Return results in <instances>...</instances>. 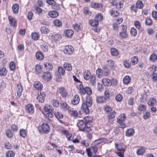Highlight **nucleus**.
Returning a JSON list of instances; mask_svg holds the SVG:
<instances>
[{
    "instance_id": "nucleus-51",
    "label": "nucleus",
    "mask_w": 157,
    "mask_h": 157,
    "mask_svg": "<svg viewBox=\"0 0 157 157\" xmlns=\"http://www.w3.org/2000/svg\"><path fill=\"white\" fill-rule=\"evenodd\" d=\"M124 2L123 1H121L119 3L116 4V8L118 9H120L123 7Z\"/></svg>"
},
{
    "instance_id": "nucleus-24",
    "label": "nucleus",
    "mask_w": 157,
    "mask_h": 157,
    "mask_svg": "<svg viewBox=\"0 0 157 157\" xmlns=\"http://www.w3.org/2000/svg\"><path fill=\"white\" fill-rule=\"evenodd\" d=\"M134 133V130L132 128L129 129L126 131L125 135L126 136L129 137L132 136Z\"/></svg>"
},
{
    "instance_id": "nucleus-21",
    "label": "nucleus",
    "mask_w": 157,
    "mask_h": 157,
    "mask_svg": "<svg viewBox=\"0 0 157 157\" xmlns=\"http://www.w3.org/2000/svg\"><path fill=\"white\" fill-rule=\"evenodd\" d=\"M17 95L20 97L22 94V86L21 84H19L17 85Z\"/></svg>"
},
{
    "instance_id": "nucleus-54",
    "label": "nucleus",
    "mask_w": 157,
    "mask_h": 157,
    "mask_svg": "<svg viewBox=\"0 0 157 157\" xmlns=\"http://www.w3.org/2000/svg\"><path fill=\"white\" fill-rule=\"evenodd\" d=\"M54 24L58 27H60L62 25V23L61 21L58 19L55 20L53 21Z\"/></svg>"
},
{
    "instance_id": "nucleus-55",
    "label": "nucleus",
    "mask_w": 157,
    "mask_h": 157,
    "mask_svg": "<svg viewBox=\"0 0 157 157\" xmlns=\"http://www.w3.org/2000/svg\"><path fill=\"white\" fill-rule=\"evenodd\" d=\"M27 132L25 130L21 129L20 130V135L23 138H25Z\"/></svg>"
},
{
    "instance_id": "nucleus-36",
    "label": "nucleus",
    "mask_w": 157,
    "mask_h": 157,
    "mask_svg": "<svg viewBox=\"0 0 157 157\" xmlns=\"http://www.w3.org/2000/svg\"><path fill=\"white\" fill-rule=\"evenodd\" d=\"M12 9L14 13H17L18 12V10L19 9L18 4H14L12 7Z\"/></svg>"
},
{
    "instance_id": "nucleus-45",
    "label": "nucleus",
    "mask_w": 157,
    "mask_h": 157,
    "mask_svg": "<svg viewBox=\"0 0 157 157\" xmlns=\"http://www.w3.org/2000/svg\"><path fill=\"white\" fill-rule=\"evenodd\" d=\"M68 112L70 114L75 118L76 117L78 116V113L77 111L72 110L71 109V111Z\"/></svg>"
},
{
    "instance_id": "nucleus-7",
    "label": "nucleus",
    "mask_w": 157,
    "mask_h": 157,
    "mask_svg": "<svg viewBox=\"0 0 157 157\" xmlns=\"http://www.w3.org/2000/svg\"><path fill=\"white\" fill-rule=\"evenodd\" d=\"M45 97V94L44 92H40L39 93H38V96L36 98V99L38 102L42 103L44 101Z\"/></svg>"
},
{
    "instance_id": "nucleus-1",
    "label": "nucleus",
    "mask_w": 157,
    "mask_h": 157,
    "mask_svg": "<svg viewBox=\"0 0 157 157\" xmlns=\"http://www.w3.org/2000/svg\"><path fill=\"white\" fill-rule=\"evenodd\" d=\"M92 103V98L90 96L86 97V100L82 102L81 108L85 113L88 114L90 113L89 108L91 106Z\"/></svg>"
},
{
    "instance_id": "nucleus-20",
    "label": "nucleus",
    "mask_w": 157,
    "mask_h": 157,
    "mask_svg": "<svg viewBox=\"0 0 157 157\" xmlns=\"http://www.w3.org/2000/svg\"><path fill=\"white\" fill-rule=\"evenodd\" d=\"M44 110L45 111L44 113H47L48 112H50L51 111H53V108L52 106L48 104L46 105H45Z\"/></svg>"
},
{
    "instance_id": "nucleus-31",
    "label": "nucleus",
    "mask_w": 157,
    "mask_h": 157,
    "mask_svg": "<svg viewBox=\"0 0 157 157\" xmlns=\"http://www.w3.org/2000/svg\"><path fill=\"white\" fill-rule=\"evenodd\" d=\"M106 99V98L103 96L99 97L97 98L96 101L98 103H102L105 102Z\"/></svg>"
},
{
    "instance_id": "nucleus-11",
    "label": "nucleus",
    "mask_w": 157,
    "mask_h": 157,
    "mask_svg": "<svg viewBox=\"0 0 157 157\" xmlns=\"http://www.w3.org/2000/svg\"><path fill=\"white\" fill-rule=\"evenodd\" d=\"M62 133L65 135L67 139L69 140H72V139L71 138L72 134L70 133H69L68 131L66 130H63L61 131Z\"/></svg>"
},
{
    "instance_id": "nucleus-41",
    "label": "nucleus",
    "mask_w": 157,
    "mask_h": 157,
    "mask_svg": "<svg viewBox=\"0 0 157 157\" xmlns=\"http://www.w3.org/2000/svg\"><path fill=\"white\" fill-rule=\"evenodd\" d=\"M149 59L150 61L154 62L157 59V56L153 53L149 57Z\"/></svg>"
},
{
    "instance_id": "nucleus-23",
    "label": "nucleus",
    "mask_w": 157,
    "mask_h": 157,
    "mask_svg": "<svg viewBox=\"0 0 157 157\" xmlns=\"http://www.w3.org/2000/svg\"><path fill=\"white\" fill-rule=\"evenodd\" d=\"M109 12L110 15L113 17H116L120 14V13L117 10H110Z\"/></svg>"
},
{
    "instance_id": "nucleus-22",
    "label": "nucleus",
    "mask_w": 157,
    "mask_h": 157,
    "mask_svg": "<svg viewBox=\"0 0 157 157\" xmlns=\"http://www.w3.org/2000/svg\"><path fill=\"white\" fill-rule=\"evenodd\" d=\"M115 148L117 150L121 151L124 152L125 151V149L123 148V145L121 144H118L117 143L115 144Z\"/></svg>"
},
{
    "instance_id": "nucleus-59",
    "label": "nucleus",
    "mask_w": 157,
    "mask_h": 157,
    "mask_svg": "<svg viewBox=\"0 0 157 157\" xmlns=\"http://www.w3.org/2000/svg\"><path fill=\"white\" fill-rule=\"evenodd\" d=\"M61 105L64 109H67L68 111H71V108L69 107L66 102H63Z\"/></svg>"
},
{
    "instance_id": "nucleus-14",
    "label": "nucleus",
    "mask_w": 157,
    "mask_h": 157,
    "mask_svg": "<svg viewBox=\"0 0 157 157\" xmlns=\"http://www.w3.org/2000/svg\"><path fill=\"white\" fill-rule=\"evenodd\" d=\"M34 87L38 90H41L43 88L42 84L39 82H35L34 83Z\"/></svg>"
},
{
    "instance_id": "nucleus-6",
    "label": "nucleus",
    "mask_w": 157,
    "mask_h": 157,
    "mask_svg": "<svg viewBox=\"0 0 157 157\" xmlns=\"http://www.w3.org/2000/svg\"><path fill=\"white\" fill-rule=\"evenodd\" d=\"M25 110L28 113L33 114L34 112V106L31 104L27 105L25 106Z\"/></svg>"
},
{
    "instance_id": "nucleus-40",
    "label": "nucleus",
    "mask_w": 157,
    "mask_h": 157,
    "mask_svg": "<svg viewBox=\"0 0 157 157\" xmlns=\"http://www.w3.org/2000/svg\"><path fill=\"white\" fill-rule=\"evenodd\" d=\"M110 52L111 55L113 56H117L119 54L118 50L115 48H111Z\"/></svg>"
},
{
    "instance_id": "nucleus-3",
    "label": "nucleus",
    "mask_w": 157,
    "mask_h": 157,
    "mask_svg": "<svg viewBox=\"0 0 157 157\" xmlns=\"http://www.w3.org/2000/svg\"><path fill=\"white\" fill-rule=\"evenodd\" d=\"M74 51V48L71 45L65 46L63 49V52L64 53L70 55L72 54Z\"/></svg>"
},
{
    "instance_id": "nucleus-53",
    "label": "nucleus",
    "mask_w": 157,
    "mask_h": 157,
    "mask_svg": "<svg viewBox=\"0 0 157 157\" xmlns=\"http://www.w3.org/2000/svg\"><path fill=\"white\" fill-rule=\"evenodd\" d=\"M73 26L75 30L77 31H78L79 30H81L82 27L81 25L78 24L76 23L73 25Z\"/></svg>"
},
{
    "instance_id": "nucleus-2",
    "label": "nucleus",
    "mask_w": 157,
    "mask_h": 157,
    "mask_svg": "<svg viewBox=\"0 0 157 157\" xmlns=\"http://www.w3.org/2000/svg\"><path fill=\"white\" fill-rule=\"evenodd\" d=\"M79 91L82 94H84L86 93L89 95L92 94V91L91 90L89 87H83L82 84L79 85Z\"/></svg>"
},
{
    "instance_id": "nucleus-19",
    "label": "nucleus",
    "mask_w": 157,
    "mask_h": 157,
    "mask_svg": "<svg viewBox=\"0 0 157 157\" xmlns=\"http://www.w3.org/2000/svg\"><path fill=\"white\" fill-rule=\"evenodd\" d=\"M102 82L104 85L107 86H110L112 85L111 81L107 78H103L102 80Z\"/></svg>"
},
{
    "instance_id": "nucleus-60",
    "label": "nucleus",
    "mask_w": 157,
    "mask_h": 157,
    "mask_svg": "<svg viewBox=\"0 0 157 157\" xmlns=\"http://www.w3.org/2000/svg\"><path fill=\"white\" fill-rule=\"evenodd\" d=\"M84 13L86 15H90L91 12L89 11V9L87 7H85L83 10Z\"/></svg>"
},
{
    "instance_id": "nucleus-27",
    "label": "nucleus",
    "mask_w": 157,
    "mask_h": 157,
    "mask_svg": "<svg viewBox=\"0 0 157 157\" xmlns=\"http://www.w3.org/2000/svg\"><path fill=\"white\" fill-rule=\"evenodd\" d=\"M145 151L144 148L141 147L137 151L136 153L138 155H142L145 153Z\"/></svg>"
},
{
    "instance_id": "nucleus-30",
    "label": "nucleus",
    "mask_w": 157,
    "mask_h": 157,
    "mask_svg": "<svg viewBox=\"0 0 157 157\" xmlns=\"http://www.w3.org/2000/svg\"><path fill=\"white\" fill-rule=\"evenodd\" d=\"M89 23L93 26H97L98 25V22L95 19H90L89 20Z\"/></svg>"
},
{
    "instance_id": "nucleus-56",
    "label": "nucleus",
    "mask_w": 157,
    "mask_h": 157,
    "mask_svg": "<svg viewBox=\"0 0 157 157\" xmlns=\"http://www.w3.org/2000/svg\"><path fill=\"white\" fill-rule=\"evenodd\" d=\"M107 64L110 66L111 68L114 67V62L113 60L110 59L108 60L107 62Z\"/></svg>"
},
{
    "instance_id": "nucleus-8",
    "label": "nucleus",
    "mask_w": 157,
    "mask_h": 157,
    "mask_svg": "<svg viewBox=\"0 0 157 157\" xmlns=\"http://www.w3.org/2000/svg\"><path fill=\"white\" fill-rule=\"evenodd\" d=\"M42 131L45 133H48L50 130V128L49 125L47 123H43L41 126Z\"/></svg>"
},
{
    "instance_id": "nucleus-58",
    "label": "nucleus",
    "mask_w": 157,
    "mask_h": 157,
    "mask_svg": "<svg viewBox=\"0 0 157 157\" xmlns=\"http://www.w3.org/2000/svg\"><path fill=\"white\" fill-rule=\"evenodd\" d=\"M6 155L7 157H13L14 153L11 151H8L6 152Z\"/></svg>"
},
{
    "instance_id": "nucleus-12",
    "label": "nucleus",
    "mask_w": 157,
    "mask_h": 157,
    "mask_svg": "<svg viewBox=\"0 0 157 157\" xmlns=\"http://www.w3.org/2000/svg\"><path fill=\"white\" fill-rule=\"evenodd\" d=\"M44 68L47 71L49 72L50 71L52 70L53 67V65L48 62H45L44 63Z\"/></svg>"
},
{
    "instance_id": "nucleus-10",
    "label": "nucleus",
    "mask_w": 157,
    "mask_h": 157,
    "mask_svg": "<svg viewBox=\"0 0 157 157\" xmlns=\"http://www.w3.org/2000/svg\"><path fill=\"white\" fill-rule=\"evenodd\" d=\"M85 122L83 120H78L77 124V125L79 127V130L81 131H82V128L85 127Z\"/></svg>"
},
{
    "instance_id": "nucleus-44",
    "label": "nucleus",
    "mask_w": 157,
    "mask_h": 157,
    "mask_svg": "<svg viewBox=\"0 0 157 157\" xmlns=\"http://www.w3.org/2000/svg\"><path fill=\"white\" fill-rule=\"evenodd\" d=\"M90 82L93 86H94L96 83V77L94 75H92L90 78Z\"/></svg>"
},
{
    "instance_id": "nucleus-13",
    "label": "nucleus",
    "mask_w": 157,
    "mask_h": 157,
    "mask_svg": "<svg viewBox=\"0 0 157 157\" xmlns=\"http://www.w3.org/2000/svg\"><path fill=\"white\" fill-rule=\"evenodd\" d=\"M63 67L67 71H70L72 70V67L71 63L65 62L63 64Z\"/></svg>"
},
{
    "instance_id": "nucleus-50",
    "label": "nucleus",
    "mask_w": 157,
    "mask_h": 157,
    "mask_svg": "<svg viewBox=\"0 0 157 157\" xmlns=\"http://www.w3.org/2000/svg\"><path fill=\"white\" fill-rule=\"evenodd\" d=\"M31 36L33 39L35 40H37L39 38V34L36 33H32L31 34Z\"/></svg>"
},
{
    "instance_id": "nucleus-37",
    "label": "nucleus",
    "mask_w": 157,
    "mask_h": 157,
    "mask_svg": "<svg viewBox=\"0 0 157 157\" xmlns=\"http://www.w3.org/2000/svg\"><path fill=\"white\" fill-rule=\"evenodd\" d=\"M131 78L128 76H125L123 79V82L125 84H128L130 82Z\"/></svg>"
},
{
    "instance_id": "nucleus-62",
    "label": "nucleus",
    "mask_w": 157,
    "mask_h": 157,
    "mask_svg": "<svg viewBox=\"0 0 157 157\" xmlns=\"http://www.w3.org/2000/svg\"><path fill=\"white\" fill-rule=\"evenodd\" d=\"M103 17L101 14L96 15L95 17V19L98 21H100L103 19Z\"/></svg>"
},
{
    "instance_id": "nucleus-52",
    "label": "nucleus",
    "mask_w": 157,
    "mask_h": 157,
    "mask_svg": "<svg viewBox=\"0 0 157 157\" xmlns=\"http://www.w3.org/2000/svg\"><path fill=\"white\" fill-rule=\"evenodd\" d=\"M91 125H88V124H85V127L84 128H82V131L84 132H89L92 130L90 128Z\"/></svg>"
},
{
    "instance_id": "nucleus-43",
    "label": "nucleus",
    "mask_w": 157,
    "mask_h": 157,
    "mask_svg": "<svg viewBox=\"0 0 157 157\" xmlns=\"http://www.w3.org/2000/svg\"><path fill=\"white\" fill-rule=\"evenodd\" d=\"M116 114V112L114 110L112 111L111 112L109 113L108 116L109 119H111L114 118L115 117Z\"/></svg>"
},
{
    "instance_id": "nucleus-48",
    "label": "nucleus",
    "mask_w": 157,
    "mask_h": 157,
    "mask_svg": "<svg viewBox=\"0 0 157 157\" xmlns=\"http://www.w3.org/2000/svg\"><path fill=\"white\" fill-rule=\"evenodd\" d=\"M96 74L98 75V78H101L103 75L102 70L100 68H98L96 71Z\"/></svg>"
},
{
    "instance_id": "nucleus-15",
    "label": "nucleus",
    "mask_w": 157,
    "mask_h": 157,
    "mask_svg": "<svg viewBox=\"0 0 157 157\" xmlns=\"http://www.w3.org/2000/svg\"><path fill=\"white\" fill-rule=\"evenodd\" d=\"M125 118V115L124 113L121 114L117 119V122L118 123H121L122 122L124 121Z\"/></svg>"
},
{
    "instance_id": "nucleus-9",
    "label": "nucleus",
    "mask_w": 157,
    "mask_h": 157,
    "mask_svg": "<svg viewBox=\"0 0 157 157\" xmlns=\"http://www.w3.org/2000/svg\"><path fill=\"white\" fill-rule=\"evenodd\" d=\"M79 96L77 94H75L72 99L71 103L73 105H76L79 103Z\"/></svg>"
},
{
    "instance_id": "nucleus-33",
    "label": "nucleus",
    "mask_w": 157,
    "mask_h": 157,
    "mask_svg": "<svg viewBox=\"0 0 157 157\" xmlns=\"http://www.w3.org/2000/svg\"><path fill=\"white\" fill-rule=\"evenodd\" d=\"M40 30L42 33L44 34L48 33L50 31L49 29L45 26L41 27Z\"/></svg>"
},
{
    "instance_id": "nucleus-47",
    "label": "nucleus",
    "mask_w": 157,
    "mask_h": 157,
    "mask_svg": "<svg viewBox=\"0 0 157 157\" xmlns=\"http://www.w3.org/2000/svg\"><path fill=\"white\" fill-rule=\"evenodd\" d=\"M40 48L44 52H47L48 50V47L46 44H43L40 46Z\"/></svg>"
},
{
    "instance_id": "nucleus-63",
    "label": "nucleus",
    "mask_w": 157,
    "mask_h": 157,
    "mask_svg": "<svg viewBox=\"0 0 157 157\" xmlns=\"http://www.w3.org/2000/svg\"><path fill=\"white\" fill-rule=\"evenodd\" d=\"M130 33L132 36H135L137 34V30L134 28H132L131 29Z\"/></svg>"
},
{
    "instance_id": "nucleus-4",
    "label": "nucleus",
    "mask_w": 157,
    "mask_h": 157,
    "mask_svg": "<svg viewBox=\"0 0 157 157\" xmlns=\"http://www.w3.org/2000/svg\"><path fill=\"white\" fill-rule=\"evenodd\" d=\"M42 78L44 81L48 82L52 79V75L50 72L46 71L43 73Z\"/></svg>"
},
{
    "instance_id": "nucleus-39",
    "label": "nucleus",
    "mask_w": 157,
    "mask_h": 157,
    "mask_svg": "<svg viewBox=\"0 0 157 157\" xmlns=\"http://www.w3.org/2000/svg\"><path fill=\"white\" fill-rule=\"evenodd\" d=\"M58 70L59 73L60 75H64L65 74V70L62 67H58Z\"/></svg>"
},
{
    "instance_id": "nucleus-29",
    "label": "nucleus",
    "mask_w": 157,
    "mask_h": 157,
    "mask_svg": "<svg viewBox=\"0 0 157 157\" xmlns=\"http://www.w3.org/2000/svg\"><path fill=\"white\" fill-rule=\"evenodd\" d=\"M84 79L86 80L90 78V72L88 70L85 71L84 73Z\"/></svg>"
},
{
    "instance_id": "nucleus-5",
    "label": "nucleus",
    "mask_w": 157,
    "mask_h": 157,
    "mask_svg": "<svg viewBox=\"0 0 157 157\" xmlns=\"http://www.w3.org/2000/svg\"><path fill=\"white\" fill-rule=\"evenodd\" d=\"M57 92L60 94L63 98H65L68 95V93L65 88L62 87H59L58 89Z\"/></svg>"
},
{
    "instance_id": "nucleus-46",
    "label": "nucleus",
    "mask_w": 157,
    "mask_h": 157,
    "mask_svg": "<svg viewBox=\"0 0 157 157\" xmlns=\"http://www.w3.org/2000/svg\"><path fill=\"white\" fill-rule=\"evenodd\" d=\"M52 104L55 107L57 108L59 106V101L57 100H52L51 101Z\"/></svg>"
},
{
    "instance_id": "nucleus-61",
    "label": "nucleus",
    "mask_w": 157,
    "mask_h": 157,
    "mask_svg": "<svg viewBox=\"0 0 157 157\" xmlns=\"http://www.w3.org/2000/svg\"><path fill=\"white\" fill-rule=\"evenodd\" d=\"M61 36L59 34H55L53 36V39L55 41H58L61 38Z\"/></svg>"
},
{
    "instance_id": "nucleus-26",
    "label": "nucleus",
    "mask_w": 157,
    "mask_h": 157,
    "mask_svg": "<svg viewBox=\"0 0 157 157\" xmlns=\"http://www.w3.org/2000/svg\"><path fill=\"white\" fill-rule=\"evenodd\" d=\"M91 6L92 7L98 9L101 8L102 6L101 4L96 3L94 2H92Z\"/></svg>"
},
{
    "instance_id": "nucleus-34",
    "label": "nucleus",
    "mask_w": 157,
    "mask_h": 157,
    "mask_svg": "<svg viewBox=\"0 0 157 157\" xmlns=\"http://www.w3.org/2000/svg\"><path fill=\"white\" fill-rule=\"evenodd\" d=\"M138 59L137 57L134 56L132 57L131 59V62L132 65H134L138 62Z\"/></svg>"
},
{
    "instance_id": "nucleus-16",
    "label": "nucleus",
    "mask_w": 157,
    "mask_h": 157,
    "mask_svg": "<svg viewBox=\"0 0 157 157\" xmlns=\"http://www.w3.org/2000/svg\"><path fill=\"white\" fill-rule=\"evenodd\" d=\"M156 103V101L153 98H150L148 101L147 104L149 106H153Z\"/></svg>"
},
{
    "instance_id": "nucleus-28",
    "label": "nucleus",
    "mask_w": 157,
    "mask_h": 157,
    "mask_svg": "<svg viewBox=\"0 0 157 157\" xmlns=\"http://www.w3.org/2000/svg\"><path fill=\"white\" fill-rule=\"evenodd\" d=\"M36 56L37 59L40 60L44 58L43 53L40 51H38L36 52Z\"/></svg>"
},
{
    "instance_id": "nucleus-42",
    "label": "nucleus",
    "mask_w": 157,
    "mask_h": 157,
    "mask_svg": "<svg viewBox=\"0 0 157 157\" xmlns=\"http://www.w3.org/2000/svg\"><path fill=\"white\" fill-rule=\"evenodd\" d=\"M7 71L4 67L0 68V75L5 76L6 75Z\"/></svg>"
},
{
    "instance_id": "nucleus-57",
    "label": "nucleus",
    "mask_w": 157,
    "mask_h": 157,
    "mask_svg": "<svg viewBox=\"0 0 157 157\" xmlns=\"http://www.w3.org/2000/svg\"><path fill=\"white\" fill-rule=\"evenodd\" d=\"M83 120L85 122V124H89V122H90L92 120V118L89 116H87L84 118Z\"/></svg>"
},
{
    "instance_id": "nucleus-18",
    "label": "nucleus",
    "mask_w": 157,
    "mask_h": 157,
    "mask_svg": "<svg viewBox=\"0 0 157 157\" xmlns=\"http://www.w3.org/2000/svg\"><path fill=\"white\" fill-rule=\"evenodd\" d=\"M8 19L10 24L12 26L15 27L17 25V22L16 20L12 17H9Z\"/></svg>"
},
{
    "instance_id": "nucleus-38",
    "label": "nucleus",
    "mask_w": 157,
    "mask_h": 157,
    "mask_svg": "<svg viewBox=\"0 0 157 157\" xmlns=\"http://www.w3.org/2000/svg\"><path fill=\"white\" fill-rule=\"evenodd\" d=\"M35 71L36 73L40 74L42 72V68L40 65H36L35 66Z\"/></svg>"
},
{
    "instance_id": "nucleus-32",
    "label": "nucleus",
    "mask_w": 157,
    "mask_h": 157,
    "mask_svg": "<svg viewBox=\"0 0 157 157\" xmlns=\"http://www.w3.org/2000/svg\"><path fill=\"white\" fill-rule=\"evenodd\" d=\"M119 35L121 38L125 39L128 37V33L127 31H121L119 33Z\"/></svg>"
},
{
    "instance_id": "nucleus-17",
    "label": "nucleus",
    "mask_w": 157,
    "mask_h": 157,
    "mask_svg": "<svg viewBox=\"0 0 157 157\" xmlns=\"http://www.w3.org/2000/svg\"><path fill=\"white\" fill-rule=\"evenodd\" d=\"M74 33V31L71 29H67L65 30L64 34L65 36L67 37H71Z\"/></svg>"
},
{
    "instance_id": "nucleus-64",
    "label": "nucleus",
    "mask_w": 157,
    "mask_h": 157,
    "mask_svg": "<svg viewBox=\"0 0 157 157\" xmlns=\"http://www.w3.org/2000/svg\"><path fill=\"white\" fill-rule=\"evenodd\" d=\"M123 98L122 96L120 94H117L115 97L116 100L118 102L121 101Z\"/></svg>"
},
{
    "instance_id": "nucleus-35",
    "label": "nucleus",
    "mask_w": 157,
    "mask_h": 157,
    "mask_svg": "<svg viewBox=\"0 0 157 157\" xmlns=\"http://www.w3.org/2000/svg\"><path fill=\"white\" fill-rule=\"evenodd\" d=\"M54 115H55L56 117L59 120V119H62L63 117V114L59 112L58 111L55 112L54 113Z\"/></svg>"
},
{
    "instance_id": "nucleus-49",
    "label": "nucleus",
    "mask_w": 157,
    "mask_h": 157,
    "mask_svg": "<svg viewBox=\"0 0 157 157\" xmlns=\"http://www.w3.org/2000/svg\"><path fill=\"white\" fill-rule=\"evenodd\" d=\"M136 7L139 9H142L143 7V4L141 1H138L136 3Z\"/></svg>"
},
{
    "instance_id": "nucleus-25",
    "label": "nucleus",
    "mask_w": 157,
    "mask_h": 157,
    "mask_svg": "<svg viewBox=\"0 0 157 157\" xmlns=\"http://www.w3.org/2000/svg\"><path fill=\"white\" fill-rule=\"evenodd\" d=\"M48 15L51 17L56 18L59 15V13L56 11H52L49 12Z\"/></svg>"
}]
</instances>
